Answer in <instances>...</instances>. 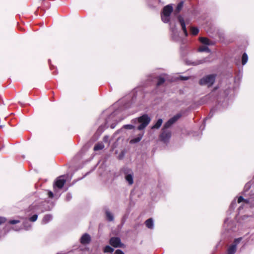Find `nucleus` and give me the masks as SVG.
<instances>
[{"label":"nucleus","instance_id":"1","mask_svg":"<svg viewBox=\"0 0 254 254\" xmlns=\"http://www.w3.org/2000/svg\"><path fill=\"white\" fill-rule=\"evenodd\" d=\"M181 117L180 114H178L169 119L164 125L162 129V132L159 137L161 141L166 143L169 141L171 136V132L169 128Z\"/></svg>","mask_w":254,"mask_h":254},{"label":"nucleus","instance_id":"2","mask_svg":"<svg viewBox=\"0 0 254 254\" xmlns=\"http://www.w3.org/2000/svg\"><path fill=\"white\" fill-rule=\"evenodd\" d=\"M134 120V122L137 121L140 124L137 128L138 130H141L144 129L149 124L151 119L147 115L144 114L137 119H135Z\"/></svg>","mask_w":254,"mask_h":254},{"label":"nucleus","instance_id":"3","mask_svg":"<svg viewBox=\"0 0 254 254\" xmlns=\"http://www.w3.org/2000/svg\"><path fill=\"white\" fill-rule=\"evenodd\" d=\"M172 11L173 7L171 5H167L163 8L161 14V19L164 23H168L169 22L170 14Z\"/></svg>","mask_w":254,"mask_h":254},{"label":"nucleus","instance_id":"4","mask_svg":"<svg viewBox=\"0 0 254 254\" xmlns=\"http://www.w3.org/2000/svg\"><path fill=\"white\" fill-rule=\"evenodd\" d=\"M216 76L215 74H209L201 78L199 80V84L201 85H207L211 86L215 82Z\"/></svg>","mask_w":254,"mask_h":254},{"label":"nucleus","instance_id":"5","mask_svg":"<svg viewBox=\"0 0 254 254\" xmlns=\"http://www.w3.org/2000/svg\"><path fill=\"white\" fill-rule=\"evenodd\" d=\"M124 172L125 175V178L126 182L129 185H131L133 183V173L131 170L126 168L124 170Z\"/></svg>","mask_w":254,"mask_h":254},{"label":"nucleus","instance_id":"6","mask_svg":"<svg viewBox=\"0 0 254 254\" xmlns=\"http://www.w3.org/2000/svg\"><path fill=\"white\" fill-rule=\"evenodd\" d=\"M242 239V238L241 237L236 239L234 243L228 248L227 254H235L236 251L237 246Z\"/></svg>","mask_w":254,"mask_h":254},{"label":"nucleus","instance_id":"7","mask_svg":"<svg viewBox=\"0 0 254 254\" xmlns=\"http://www.w3.org/2000/svg\"><path fill=\"white\" fill-rule=\"evenodd\" d=\"M65 178V176H61L58 177L55 183L56 187L59 189H62L66 182V179Z\"/></svg>","mask_w":254,"mask_h":254},{"label":"nucleus","instance_id":"8","mask_svg":"<svg viewBox=\"0 0 254 254\" xmlns=\"http://www.w3.org/2000/svg\"><path fill=\"white\" fill-rule=\"evenodd\" d=\"M111 245L115 248L121 247V242L120 238L117 237H113L110 240Z\"/></svg>","mask_w":254,"mask_h":254},{"label":"nucleus","instance_id":"9","mask_svg":"<svg viewBox=\"0 0 254 254\" xmlns=\"http://www.w3.org/2000/svg\"><path fill=\"white\" fill-rule=\"evenodd\" d=\"M178 20H179V22L180 23L182 30H183L185 35L186 36H187L188 32H187V30L186 29V24H185L184 19L181 16L179 15L178 16Z\"/></svg>","mask_w":254,"mask_h":254},{"label":"nucleus","instance_id":"10","mask_svg":"<svg viewBox=\"0 0 254 254\" xmlns=\"http://www.w3.org/2000/svg\"><path fill=\"white\" fill-rule=\"evenodd\" d=\"M90 241V237L87 234H84L80 238V242L83 244H88Z\"/></svg>","mask_w":254,"mask_h":254},{"label":"nucleus","instance_id":"11","mask_svg":"<svg viewBox=\"0 0 254 254\" xmlns=\"http://www.w3.org/2000/svg\"><path fill=\"white\" fill-rule=\"evenodd\" d=\"M143 133L138 134L137 137L130 139L129 143L130 144H135L139 142L141 140L143 136Z\"/></svg>","mask_w":254,"mask_h":254},{"label":"nucleus","instance_id":"12","mask_svg":"<svg viewBox=\"0 0 254 254\" xmlns=\"http://www.w3.org/2000/svg\"><path fill=\"white\" fill-rule=\"evenodd\" d=\"M199 41L201 43L206 45H213L214 44L213 42L205 37H200Z\"/></svg>","mask_w":254,"mask_h":254},{"label":"nucleus","instance_id":"13","mask_svg":"<svg viewBox=\"0 0 254 254\" xmlns=\"http://www.w3.org/2000/svg\"><path fill=\"white\" fill-rule=\"evenodd\" d=\"M146 226L150 229H152L154 227L153 220L152 218H149L146 220L145 222Z\"/></svg>","mask_w":254,"mask_h":254},{"label":"nucleus","instance_id":"14","mask_svg":"<svg viewBox=\"0 0 254 254\" xmlns=\"http://www.w3.org/2000/svg\"><path fill=\"white\" fill-rule=\"evenodd\" d=\"M52 215L51 214H47L44 216L43 218L42 223L43 224H46L50 222L52 219Z\"/></svg>","mask_w":254,"mask_h":254},{"label":"nucleus","instance_id":"15","mask_svg":"<svg viewBox=\"0 0 254 254\" xmlns=\"http://www.w3.org/2000/svg\"><path fill=\"white\" fill-rule=\"evenodd\" d=\"M163 123V120L161 119H158L156 123L153 126L151 127L152 129H158L162 125Z\"/></svg>","mask_w":254,"mask_h":254},{"label":"nucleus","instance_id":"16","mask_svg":"<svg viewBox=\"0 0 254 254\" xmlns=\"http://www.w3.org/2000/svg\"><path fill=\"white\" fill-rule=\"evenodd\" d=\"M206 61V59H203L201 60L196 61L192 63H190V61H188L187 62V64H192L193 65H198L199 64H203V63H205Z\"/></svg>","mask_w":254,"mask_h":254},{"label":"nucleus","instance_id":"17","mask_svg":"<svg viewBox=\"0 0 254 254\" xmlns=\"http://www.w3.org/2000/svg\"><path fill=\"white\" fill-rule=\"evenodd\" d=\"M106 216L107 217V219L109 221H112L114 220V216L113 214L109 210H106Z\"/></svg>","mask_w":254,"mask_h":254},{"label":"nucleus","instance_id":"18","mask_svg":"<svg viewBox=\"0 0 254 254\" xmlns=\"http://www.w3.org/2000/svg\"><path fill=\"white\" fill-rule=\"evenodd\" d=\"M104 147V145L102 142L97 143L94 147V150L95 151L102 150Z\"/></svg>","mask_w":254,"mask_h":254},{"label":"nucleus","instance_id":"19","mask_svg":"<svg viewBox=\"0 0 254 254\" xmlns=\"http://www.w3.org/2000/svg\"><path fill=\"white\" fill-rule=\"evenodd\" d=\"M198 51L200 52H206L207 53H210L211 51L208 47L205 46H200L198 49Z\"/></svg>","mask_w":254,"mask_h":254},{"label":"nucleus","instance_id":"20","mask_svg":"<svg viewBox=\"0 0 254 254\" xmlns=\"http://www.w3.org/2000/svg\"><path fill=\"white\" fill-rule=\"evenodd\" d=\"M248 56L247 54L245 53L243 54L242 56V61L243 65H245L248 62Z\"/></svg>","mask_w":254,"mask_h":254},{"label":"nucleus","instance_id":"21","mask_svg":"<svg viewBox=\"0 0 254 254\" xmlns=\"http://www.w3.org/2000/svg\"><path fill=\"white\" fill-rule=\"evenodd\" d=\"M165 81V79L164 77L160 76L158 77V81L157 83V86H160Z\"/></svg>","mask_w":254,"mask_h":254},{"label":"nucleus","instance_id":"22","mask_svg":"<svg viewBox=\"0 0 254 254\" xmlns=\"http://www.w3.org/2000/svg\"><path fill=\"white\" fill-rule=\"evenodd\" d=\"M244 201L245 203L248 204L249 203L250 200L248 199H244L243 196H240L238 199V202L241 203L242 202Z\"/></svg>","mask_w":254,"mask_h":254},{"label":"nucleus","instance_id":"23","mask_svg":"<svg viewBox=\"0 0 254 254\" xmlns=\"http://www.w3.org/2000/svg\"><path fill=\"white\" fill-rule=\"evenodd\" d=\"M114 249L109 246H106L104 250L105 253H112Z\"/></svg>","mask_w":254,"mask_h":254},{"label":"nucleus","instance_id":"24","mask_svg":"<svg viewBox=\"0 0 254 254\" xmlns=\"http://www.w3.org/2000/svg\"><path fill=\"white\" fill-rule=\"evenodd\" d=\"M191 33L193 35H196L199 32V29L196 27H191L190 29Z\"/></svg>","mask_w":254,"mask_h":254},{"label":"nucleus","instance_id":"25","mask_svg":"<svg viewBox=\"0 0 254 254\" xmlns=\"http://www.w3.org/2000/svg\"><path fill=\"white\" fill-rule=\"evenodd\" d=\"M183 5H184V2L183 1H181L178 4L177 8H176V10L178 13H179L180 12V11L182 9V8H183Z\"/></svg>","mask_w":254,"mask_h":254},{"label":"nucleus","instance_id":"26","mask_svg":"<svg viewBox=\"0 0 254 254\" xmlns=\"http://www.w3.org/2000/svg\"><path fill=\"white\" fill-rule=\"evenodd\" d=\"M23 227L26 230H28L31 228V225L29 224L28 221H26L23 223Z\"/></svg>","mask_w":254,"mask_h":254},{"label":"nucleus","instance_id":"27","mask_svg":"<svg viewBox=\"0 0 254 254\" xmlns=\"http://www.w3.org/2000/svg\"><path fill=\"white\" fill-rule=\"evenodd\" d=\"M134 127L131 125H126L123 126V128L127 129H133Z\"/></svg>","mask_w":254,"mask_h":254},{"label":"nucleus","instance_id":"28","mask_svg":"<svg viewBox=\"0 0 254 254\" xmlns=\"http://www.w3.org/2000/svg\"><path fill=\"white\" fill-rule=\"evenodd\" d=\"M38 218V215L34 214L32 217H31L29 219L30 221L31 222H35L37 220Z\"/></svg>","mask_w":254,"mask_h":254},{"label":"nucleus","instance_id":"29","mask_svg":"<svg viewBox=\"0 0 254 254\" xmlns=\"http://www.w3.org/2000/svg\"><path fill=\"white\" fill-rule=\"evenodd\" d=\"M72 198V195L70 193H67L66 195V200L69 201Z\"/></svg>","mask_w":254,"mask_h":254},{"label":"nucleus","instance_id":"30","mask_svg":"<svg viewBox=\"0 0 254 254\" xmlns=\"http://www.w3.org/2000/svg\"><path fill=\"white\" fill-rule=\"evenodd\" d=\"M236 205V201L235 200H233L232 202V203L231 204V205L230 206V208L231 209H234V208L235 207Z\"/></svg>","mask_w":254,"mask_h":254},{"label":"nucleus","instance_id":"31","mask_svg":"<svg viewBox=\"0 0 254 254\" xmlns=\"http://www.w3.org/2000/svg\"><path fill=\"white\" fill-rule=\"evenodd\" d=\"M9 222L11 224H15L19 223V221L17 220H10Z\"/></svg>","mask_w":254,"mask_h":254},{"label":"nucleus","instance_id":"32","mask_svg":"<svg viewBox=\"0 0 254 254\" xmlns=\"http://www.w3.org/2000/svg\"><path fill=\"white\" fill-rule=\"evenodd\" d=\"M6 221V219L4 217H0V225L4 223Z\"/></svg>","mask_w":254,"mask_h":254},{"label":"nucleus","instance_id":"33","mask_svg":"<svg viewBox=\"0 0 254 254\" xmlns=\"http://www.w3.org/2000/svg\"><path fill=\"white\" fill-rule=\"evenodd\" d=\"M114 254H125L124 252L121 250H117Z\"/></svg>","mask_w":254,"mask_h":254},{"label":"nucleus","instance_id":"34","mask_svg":"<svg viewBox=\"0 0 254 254\" xmlns=\"http://www.w3.org/2000/svg\"><path fill=\"white\" fill-rule=\"evenodd\" d=\"M48 196L50 198H52L54 196V194L51 191H49L48 192Z\"/></svg>","mask_w":254,"mask_h":254},{"label":"nucleus","instance_id":"35","mask_svg":"<svg viewBox=\"0 0 254 254\" xmlns=\"http://www.w3.org/2000/svg\"><path fill=\"white\" fill-rule=\"evenodd\" d=\"M213 114H214V111L212 110H211V111H210V113H209V114L208 115V118H211L212 117Z\"/></svg>","mask_w":254,"mask_h":254},{"label":"nucleus","instance_id":"36","mask_svg":"<svg viewBox=\"0 0 254 254\" xmlns=\"http://www.w3.org/2000/svg\"><path fill=\"white\" fill-rule=\"evenodd\" d=\"M181 79L182 80H186L189 79V77L182 76V77H181Z\"/></svg>","mask_w":254,"mask_h":254},{"label":"nucleus","instance_id":"37","mask_svg":"<svg viewBox=\"0 0 254 254\" xmlns=\"http://www.w3.org/2000/svg\"><path fill=\"white\" fill-rule=\"evenodd\" d=\"M108 139V136H105L104 137V141H107Z\"/></svg>","mask_w":254,"mask_h":254},{"label":"nucleus","instance_id":"38","mask_svg":"<svg viewBox=\"0 0 254 254\" xmlns=\"http://www.w3.org/2000/svg\"><path fill=\"white\" fill-rule=\"evenodd\" d=\"M115 127H116V124H112V125H111V127L112 128H115Z\"/></svg>","mask_w":254,"mask_h":254},{"label":"nucleus","instance_id":"39","mask_svg":"<svg viewBox=\"0 0 254 254\" xmlns=\"http://www.w3.org/2000/svg\"><path fill=\"white\" fill-rule=\"evenodd\" d=\"M35 207V205H31V206L30 207V209H32L34 208V207Z\"/></svg>","mask_w":254,"mask_h":254},{"label":"nucleus","instance_id":"40","mask_svg":"<svg viewBox=\"0 0 254 254\" xmlns=\"http://www.w3.org/2000/svg\"><path fill=\"white\" fill-rule=\"evenodd\" d=\"M172 31H173V32L174 33V34H175V29H172Z\"/></svg>","mask_w":254,"mask_h":254},{"label":"nucleus","instance_id":"41","mask_svg":"<svg viewBox=\"0 0 254 254\" xmlns=\"http://www.w3.org/2000/svg\"><path fill=\"white\" fill-rule=\"evenodd\" d=\"M242 208H243L242 206H240L239 208V210H240Z\"/></svg>","mask_w":254,"mask_h":254},{"label":"nucleus","instance_id":"42","mask_svg":"<svg viewBox=\"0 0 254 254\" xmlns=\"http://www.w3.org/2000/svg\"><path fill=\"white\" fill-rule=\"evenodd\" d=\"M228 220V219H226L224 221V223H226V221Z\"/></svg>","mask_w":254,"mask_h":254},{"label":"nucleus","instance_id":"43","mask_svg":"<svg viewBox=\"0 0 254 254\" xmlns=\"http://www.w3.org/2000/svg\"><path fill=\"white\" fill-rule=\"evenodd\" d=\"M0 127H2V126H0Z\"/></svg>","mask_w":254,"mask_h":254}]
</instances>
